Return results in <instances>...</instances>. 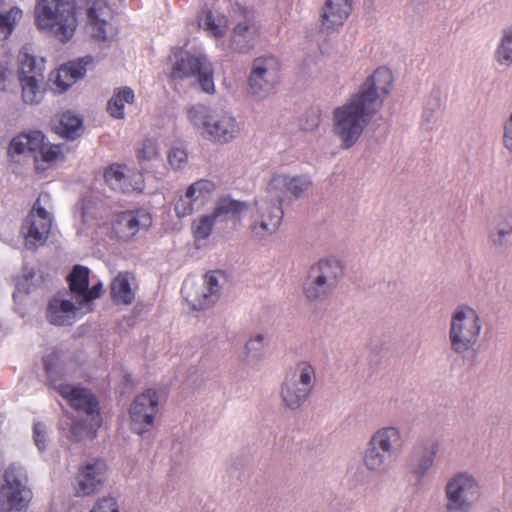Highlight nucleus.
<instances>
[{"label": "nucleus", "mask_w": 512, "mask_h": 512, "mask_svg": "<svg viewBox=\"0 0 512 512\" xmlns=\"http://www.w3.org/2000/svg\"><path fill=\"white\" fill-rule=\"evenodd\" d=\"M73 300H79L89 286V269L76 265L68 276Z\"/></svg>", "instance_id": "obj_39"}, {"label": "nucleus", "mask_w": 512, "mask_h": 512, "mask_svg": "<svg viewBox=\"0 0 512 512\" xmlns=\"http://www.w3.org/2000/svg\"><path fill=\"white\" fill-rule=\"evenodd\" d=\"M32 497L27 471L19 463L10 464L0 485V512H27Z\"/></svg>", "instance_id": "obj_6"}, {"label": "nucleus", "mask_w": 512, "mask_h": 512, "mask_svg": "<svg viewBox=\"0 0 512 512\" xmlns=\"http://www.w3.org/2000/svg\"><path fill=\"white\" fill-rule=\"evenodd\" d=\"M312 185L307 174L276 172L268 181L264 193L281 206L286 200H297L305 196Z\"/></svg>", "instance_id": "obj_15"}, {"label": "nucleus", "mask_w": 512, "mask_h": 512, "mask_svg": "<svg viewBox=\"0 0 512 512\" xmlns=\"http://www.w3.org/2000/svg\"><path fill=\"white\" fill-rule=\"evenodd\" d=\"M280 80V62L271 55L254 59L248 77V94L257 100L268 98Z\"/></svg>", "instance_id": "obj_13"}, {"label": "nucleus", "mask_w": 512, "mask_h": 512, "mask_svg": "<svg viewBox=\"0 0 512 512\" xmlns=\"http://www.w3.org/2000/svg\"><path fill=\"white\" fill-rule=\"evenodd\" d=\"M159 410V397L155 389H147L137 395L129 408L131 430L143 435L154 427L156 415Z\"/></svg>", "instance_id": "obj_17"}, {"label": "nucleus", "mask_w": 512, "mask_h": 512, "mask_svg": "<svg viewBox=\"0 0 512 512\" xmlns=\"http://www.w3.org/2000/svg\"><path fill=\"white\" fill-rule=\"evenodd\" d=\"M160 148L156 139L147 138L137 149V159L142 167L153 161L160 160Z\"/></svg>", "instance_id": "obj_42"}, {"label": "nucleus", "mask_w": 512, "mask_h": 512, "mask_svg": "<svg viewBox=\"0 0 512 512\" xmlns=\"http://www.w3.org/2000/svg\"><path fill=\"white\" fill-rule=\"evenodd\" d=\"M342 273V265L337 259H320L309 268L303 284L304 296L311 302L326 299L337 288Z\"/></svg>", "instance_id": "obj_10"}, {"label": "nucleus", "mask_w": 512, "mask_h": 512, "mask_svg": "<svg viewBox=\"0 0 512 512\" xmlns=\"http://www.w3.org/2000/svg\"><path fill=\"white\" fill-rule=\"evenodd\" d=\"M246 210L247 204L245 202L223 197L216 203L212 216L215 217V220L218 218L239 219Z\"/></svg>", "instance_id": "obj_36"}, {"label": "nucleus", "mask_w": 512, "mask_h": 512, "mask_svg": "<svg viewBox=\"0 0 512 512\" xmlns=\"http://www.w3.org/2000/svg\"><path fill=\"white\" fill-rule=\"evenodd\" d=\"M2 5H3V0H0V6H2Z\"/></svg>", "instance_id": "obj_52"}, {"label": "nucleus", "mask_w": 512, "mask_h": 512, "mask_svg": "<svg viewBox=\"0 0 512 512\" xmlns=\"http://www.w3.org/2000/svg\"><path fill=\"white\" fill-rule=\"evenodd\" d=\"M397 459V456L367 440L362 453V464L371 474L383 475L388 473Z\"/></svg>", "instance_id": "obj_24"}, {"label": "nucleus", "mask_w": 512, "mask_h": 512, "mask_svg": "<svg viewBox=\"0 0 512 512\" xmlns=\"http://www.w3.org/2000/svg\"><path fill=\"white\" fill-rule=\"evenodd\" d=\"M89 512H120L117 499L113 496L98 498Z\"/></svg>", "instance_id": "obj_49"}, {"label": "nucleus", "mask_w": 512, "mask_h": 512, "mask_svg": "<svg viewBox=\"0 0 512 512\" xmlns=\"http://www.w3.org/2000/svg\"><path fill=\"white\" fill-rule=\"evenodd\" d=\"M44 134L41 131H30L15 136L9 145L11 156L33 153L36 155L39 145L42 144Z\"/></svg>", "instance_id": "obj_32"}, {"label": "nucleus", "mask_w": 512, "mask_h": 512, "mask_svg": "<svg viewBox=\"0 0 512 512\" xmlns=\"http://www.w3.org/2000/svg\"><path fill=\"white\" fill-rule=\"evenodd\" d=\"M352 0H326L321 11V22L326 29L342 26L352 11Z\"/></svg>", "instance_id": "obj_27"}, {"label": "nucleus", "mask_w": 512, "mask_h": 512, "mask_svg": "<svg viewBox=\"0 0 512 512\" xmlns=\"http://www.w3.org/2000/svg\"><path fill=\"white\" fill-rule=\"evenodd\" d=\"M215 217L211 215H201L196 217L191 224V231L195 242L200 243L206 241L211 235Z\"/></svg>", "instance_id": "obj_41"}, {"label": "nucleus", "mask_w": 512, "mask_h": 512, "mask_svg": "<svg viewBox=\"0 0 512 512\" xmlns=\"http://www.w3.org/2000/svg\"><path fill=\"white\" fill-rule=\"evenodd\" d=\"M33 438L35 445L40 451H44L49 440V429L42 422H36L33 428Z\"/></svg>", "instance_id": "obj_50"}, {"label": "nucleus", "mask_w": 512, "mask_h": 512, "mask_svg": "<svg viewBox=\"0 0 512 512\" xmlns=\"http://www.w3.org/2000/svg\"><path fill=\"white\" fill-rule=\"evenodd\" d=\"M224 282L223 272L209 271L203 276L200 284L191 279L185 280L181 293L192 309L204 310L217 302Z\"/></svg>", "instance_id": "obj_12"}, {"label": "nucleus", "mask_w": 512, "mask_h": 512, "mask_svg": "<svg viewBox=\"0 0 512 512\" xmlns=\"http://www.w3.org/2000/svg\"><path fill=\"white\" fill-rule=\"evenodd\" d=\"M56 130L62 137L73 140L82 131V119L71 112H65L61 115Z\"/></svg>", "instance_id": "obj_40"}, {"label": "nucleus", "mask_w": 512, "mask_h": 512, "mask_svg": "<svg viewBox=\"0 0 512 512\" xmlns=\"http://www.w3.org/2000/svg\"><path fill=\"white\" fill-rule=\"evenodd\" d=\"M35 24L62 43L68 42L78 26L75 0H36Z\"/></svg>", "instance_id": "obj_3"}, {"label": "nucleus", "mask_w": 512, "mask_h": 512, "mask_svg": "<svg viewBox=\"0 0 512 512\" xmlns=\"http://www.w3.org/2000/svg\"><path fill=\"white\" fill-rule=\"evenodd\" d=\"M167 160L172 170H183L188 163V152L183 147H172L167 153Z\"/></svg>", "instance_id": "obj_46"}, {"label": "nucleus", "mask_w": 512, "mask_h": 512, "mask_svg": "<svg viewBox=\"0 0 512 512\" xmlns=\"http://www.w3.org/2000/svg\"><path fill=\"white\" fill-rule=\"evenodd\" d=\"M92 61L91 57H84L77 61L69 62L61 66L57 71L56 85L63 91L71 87L86 74V66Z\"/></svg>", "instance_id": "obj_29"}, {"label": "nucleus", "mask_w": 512, "mask_h": 512, "mask_svg": "<svg viewBox=\"0 0 512 512\" xmlns=\"http://www.w3.org/2000/svg\"><path fill=\"white\" fill-rule=\"evenodd\" d=\"M108 478V466L99 458L89 459L79 465L73 480L77 497H89L98 493Z\"/></svg>", "instance_id": "obj_16"}, {"label": "nucleus", "mask_w": 512, "mask_h": 512, "mask_svg": "<svg viewBox=\"0 0 512 512\" xmlns=\"http://www.w3.org/2000/svg\"><path fill=\"white\" fill-rule=\"evenodd\" d=\"M22 88V99L26 104H37L43 98V76H29L27 79H19Z\"/></svg>", "instance_id": "obj_37"}, {"label": "nucleus", "mask_w": 512, "mask_h": 512, "mask_svg": "<svg viewBox=\"0 0 512 512\" xmlns=\"http://www.w3.org/2000/svg\"><path fill=\"white\" fill-rule=\"evenodd\" d=\"M368 440L397 457L401 454L405 442L402 429L395 424L379 426L372 432Z\"/></svg>", "instance_id": "obj_26"}, {"label": "nucleus", "mask_w": 512, "mask_h": 512, "mask_svg": "<svg viewBox=\"0 0 512 512\" xmlns=\"http://www.w3.org/2000/svg\"><path fill=\"white\" fill-rule=\"evenodd\" d=\"M283 219L282 206L265 193L255 201L250 213L249 231L251 237L264 240L279 229Z\"/></svg>", "instance_id": "obj_14"}, {"label": "nucleus", "mask_w": 512, "mask_h": 512, "mask_svg": "<svg viewBox=\"0 0 512 512\" xmlns=\"http://www.w3.org/2000/svg\"><path fill=\"white\" fill-rule=\"evenodd\" d=\"M215 191L216 184L212 180L202 178L191 183L175 202L176 215L183 218L199 211L212 200Z\"/></svg>", "instance_id": "obj_20"}, {"label": "nucleus", "mask_w": 512, "mask_h": 512, "mask_svg": "<svg viewBox=\"0 0 512 512\" xmlns=\"http://www.w3.org/2000/svg\"><path fill=\"white\" fill-rule=\"evenodd\" d=\"M52 208L50 194L40 193L20 229L27 249L36 250L47 241L53 223Z\"/></svg>", "instance_id": "obj_8"}, {"label": "nucleus", "mask_w": 512, "mask_h": 512, "mask_svg": "<svg viewBox=\"0 0 512 512\" xmlns=\"http://www.w3.org/2000/svg\"><path fill=\"white\" fill-rule=\"evenodd\" d=\"M170 60L172 78L183 80L197 77L201 90L206 94H214L213 67L206 55L178 49L173 52Z\"/></svg>", "instance_id": "obj_11"}, {"label": "nucleus", "mask_w": 512, "mask_h": 512, "mask_svg": "<svg viewBox=\"0 0 512 512\" xmlns=\"http://www.w3.org/2000/svg\"><path fill=\"white\" fill-rule=\"evenodd\" d=\"M482 330L483 322L479 312L468 304L457 305L449 322L448 339L451 350L461 356L475 351Z\"/></svg>", "instance_id": "obj_5"}, {"label": "nucleus", "mask_w": 512, "mask_h": 512, "mask_svg": "<svg viewBox=\"0 0 512 512\" xmlns=\"http://www.w3.org/2000/svg\"><path fill=\"white\" fill-rule=\"evenodd\" d=\"M494 228L512 234V213L501 212L495 220Z\"/></svg>", "instance_id": "obj_51"}, {"label": "nucleus", "mask_w": 512, "mask_h": 512, "mask_svg": "<svg viewBox=\"0 0 512 512\" xmlns=\"http://www.w3.org/2000/svg\"><path fill=\"white\" fill-rule=\"evenodd\" d=\"M493 59L502 68L512 67V21L501 29Z\"/></svg>", "instance_id": "obj_33"}, {"label": "nucleus", "mask_w": 512, "mask_h": 512, "mask_svg": "<svg viewBox=\"0 0 512 512\" xmlns=\"http://www.w3.org/2000/svg\"><path fill=\"white\" fill-rule=\"evenodd\" d=\"M22 18V10L12 7L6 13H0V41L6 40Z\"/></svg>", "instance_id": "obj_44"}, {"label": "nucleus", "mask_w": 512, "mask_h": 512, "mask_svg": "<svg viewBox=\"0 0 512 512\" xmlns=\"http://www.w3.org/2000/svg\"><path fill=\"white\" fill-rule=\"evenodd\" d=\"M34 157L36 161H38V158L40 157L41 160L47 164L57 163L64 159L63 146L59 144L46 143L44 138Z\"/></svg>", "instance_id": "obj_43"}, {"label": "nucleus", "mask_w": 512, "mask_h": 512, "mask_svg": "<svg viewBox=\"0 0 512 512\" xmlns=\"http://www.w3.org/2000/svg\"><path fill=\"white\" fill-rule=\"evenodd\" d=\"M135 100L134 91L128 86L115 88L107 103V112L114 119L125 118V104H132Z\"/></svg>", "instance_id": "obj_34"}, {"label": "nucleus", "mask_w": 512, "mask_h": 512, "mask_svg": "<svg viewBox=\"0 0 512 512\" xmlns=\"http://www.w3.org/2000/svg\"><path fill=\"white\" fill-rule=\"evenodd\" d=\"M113 11L105 0H86V27L94 39L105 41L115 34Z\"/></svg>", "instance_id": "obj_21"}, {"label": "nucleus", "mask_w": 512, "mask_h": 512, "mask_svg": "<svg viewBox=\"0 0 512 512\" xmlns=\"http://www.w3.org/2000/svg\"><path fill=\"white\" fill-rule=\"evenodd\" d=\"M200 27L209 37L222 40L229 30L227 16L219 10H208L199 20Z\"/></svg>", "instance_id": "obj_30"}, {"label": "nucleus", "mask_w": 512, "mask_h": 512, "mask_svg": "<svg viewBox=\"0 0 512 512\" xmlns=\"http://www.w3.org/2000/svg\"><path fill=\"white\" fill-rule=\"evenodd\" d=\"M393 74L386 67L377 68L363 83L360 90L353 94L374 112L383 105L384 100L390 94L393 87Z\"/></svg>", "instance_id": "obj_18"}, {"label": "nucleus", "mask_w": 512, "mask_h": 512, "mask_svg": "<svg viewBox=\"0 0 512 512\" xmlns=\"http://www.w3.org/2000/svg\"><path fill=\"white\" fill-rule=\"evenodd\" d=\"M44 366L50 385L74 409L86 415L83 422L75 421L66 416L61 421L60 429L63 432L68 430L67 437L73 441L93 440L102 424L98 401L95 396L88 389L68 382L69 372L62 364L58 363V356L55 353L45 356Z\"/></svg>", "instance_id": "obj_1"}, {"label": "nucleus", "mask_w": 512, "mask_h": 512, "mask_svg": "<svg viewBox=\"0 0 512 512\" xmlns=\"http://www.w3.org/2000/svg\"><path fill=\"white\" fill-rule=\"evenodd\" d=\"M186 117L202 137L217 144L231 143L239 137L243 127L232 112L203 104L188 107Z\"/></svg>", "instance_id": "obj_2"}, {"label": "nucleus", "mask_w": 512, "mask_h": 512, "mask_svg": "<svg viewBox=\"0 0 512 512\" xmlns=\"http://www.w3.org/2000/svg\"><path fill=\"white\" fill-rule=\"evenodd\" d=\"M135 278L129 272L118 273L110 284L111 298L116 304L129 305L135 299Z\"/></svg>", "instance_id": "obj_28"}, {"label": "nucleus", "mask_w": 512, "mask_h": 512, "mask_svg": "<svg viewBox=\"0 0 512 512\" xmlns=\"http://www.w3.org/2000/svg\"><path fill=\"white\" fill-rule=\"evenodd\" d=\"M72 302L62 299L58 296L54 297L48 305L47 318L54 325H71L76 318L83 316L86 312L78 309L80 301Z\"/></svg>", "instance_id": "obj_25"}, {"label": "nucleus", "mask_w": 512, "mask_h": 512, "mask_svg": "<svg viewBox=\"0 0 512 512\" xmlns=\"http://www.w3.org/2000/svg\"><path fill=\"white\" fill-rule=\"evenodd\" d=\"M104 178L111 189L122 193L140 192L144 188L142 174L132 172L122 165L113 164L108 167L104 172Z\"/></svg>", "instance_id": "obj_23"}, {"label": "nucleus", "mask_w": 512, "mask_h": 512, "mask_svg": "<svg viewBox=\"0 0 512 512\" xmlns=\"http://www.w3.org/2000/svg\"><path fill=\"white\" fill-rule=\"evenodd\" d=\"M442 105V96L440 90L434 89L431 91L422 113L421 125L426 130H432L436 126L437 117L436 113Z\"/></svg>", "instance_id": "obj_38"}, {"label": "nucleus", "mask_w": 512, "mask_h": 512, "mask_svg": "<svg viewBox=\"0 0 512 512\" xmlns=\"http://www.w3.org/2000/svg\"><path fill=\"white\" fill-rule=\"evenodd\" d=\"M103 289V284L101 282H98L97 284H94L91 288L89 286L87 287V290L83 293V295L80 297V307L78 309H81L82 311L88 313L92 311L93 309V301L100 297Z\"/></svg>", "instance_id": "obj_47"}, {"label": "nucleus", "mask_w": 512, "mask_h": 512, "mask_svg": "<svg viewBox=\"0 0 512 512\" xmlns=\"http://www.w3.org/2000/svg\"><path fill=\"white\" fill-rule=\"evenodd\" d=\"M151 224L152 217L146 210H128L116 216L112 229L118 239L130 241L141 231H146Z\"/></svg>", "instance_id": "obj_22"}, {"label": "nucleus", "mask_w": 512, "mask_h": 512, "mask_svg": "<svg viewBox=\"0 0 512 512\" xmlns=\"http://www.w3.org/2000/svg\"><path fill=\"white\" fill-rule=\"evenodd\" d=\"M267 339L263 333H255L250 336L245 344V350L248 357L253 359H259L264 352Z\"/></svg>", "instance_id": "obj_45"}, {"label": "nucleus", "mask_w": 512, "mask_h": 512, "mask_svg": "<svg viewBox=\"0 0 512 512\" xmlns=\"http://www.w3.org/2000/svg\"><path fill=\"white\" fill-rule=\"evenodd\" d=\"M315 368L308 361H299L287 373L281 384L280 397L284 406L299 410L309 399L315 386Z\"/></svg>", "instance_id": "obj_7"}, {"label": "nucleus", "mask_w": 512, "mask_h": 512, "mask_svg": "<svg viewBox=\"0 0 512 512\" xmlns=\"http://www.w3.org/2000/svg\"><path fill=\"white\" fill-rule=\"evenodd\" d=\"M488 239L493 247L505 249L511 244L512 234L493 227L489 232Z\"/></svg>", "instance_id": "obj_48"}, {"label": "nucleus", "mask_w": 512, "mask_h": 512, "mask_svg": "<svg viewBox=\"0 0 512 512\" xmlns=\"http://www.w3.org/2000/svg\"><path fill=\"white\" fill-rule=\"evenodd\" d=\"M438 452L437 444L426 445L417 453L411 464V473L416 478H423L432 469Z\"/></svg>", "instance_id": "obj_35"}, {"label": "nucleus", "mask_w": 512, "mask_h": 512, "mask_svg": "<svg viewBox=\"0 0 512 512\" xmlns=\"http://www.w3.org/2000/svg\"><path fill=\"white\" fill-rule=\"evenodd\" d=\"M444 493L448 512H471L480 500L481 485L471 472L459 471L447 480Z\"/></svg>", "instance_id": "obj_9"}, {"label": "nucleus", "mask_w": 512, "mask_h": 512, "mask_svg": "<svg viewBox=\"0 0 512 512\" xmlns=\"http://www.w3.org/2000/svg\"><path fill=\"white\" fill-rule=\"evenodd\" d=\"M239 18L236 19L232 29L229 48L239 54H247L252 51L260 36V25L254 14L244 7H238Z\"/></svg>", "instance_id": "obj_19"}, {"label": "nucleus", "mask_w": 512, "mask_h": 512, "mask_svg": "<svg viewBox=\"0 0 512 512\" xmlns=\"http://www.w3.org/2000/svg\"><path fill=\"white\" fill-rule=\"evenodd\" d=\"M376 114L373 110L351 96L345 103L333 111V133L340 140L341 146L349 149L362 136L371 118Z\"/></svg>", "instance_id": "obj_4"}, {"label": "nucleus", "mask_w": 512, "mask_h": 512, "mask_svg": "<svg viewBox=\"0 0 512 512\" xmlns=\"http://www.w3.org/2000/svg\"><path fill=\"white\" fill-rule=\"evenodd\" d=\"M44 69V58H37L32 53L30 46H23L18 54L19 79H27L29 76H43Z\"/></svg>", "instance_id": "obj_31"}]
</instances>
